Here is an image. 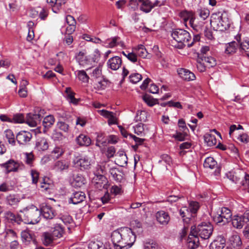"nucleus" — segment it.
<instances>
[{"mask_svg": "<svg viewBox=\"0 0 249 249\" xmlns=\"http://www.w3.org/2000/svg\"><path fill=\"white\" fill-rule=\"evenodd\" d=\"M136 236L130 229L114 231L111 234V240L115 249L130 248L135 241Z\"/></svg>", "mask_w": 249, "mask_h": 249, "instance_id": "1", "label": "nucleus"}, {"mask_svg": "<svg viewBox=\"0 0 249 249\" xmlns=\"http://www.w3.org/2000/svg\"><path fill=\"white\" fill-rule=\"evenodd\" d=\"M171 36L175 41L178 43L177 47L179 49H182L186 45L188 47L193 46L195 43H196V40H198L199 37L195 36L193 41L189 43V42L191 39V36L189 32L187 31L181 29H177L173 30L171 33Z\"/></svg>", "mask_w": 249, "mask_h": 249, "instance_id": "2", "label": "nucleus"}, {"mask_svg": "<svg viewBox=\"0 0 249 249\" xmlns=\"http://www.w3.org/2000/svg\"><path fill=\"white\" fill-rule=\"evenodd\" d=\"M210 23L214 30L224 31L230 27V22L225 12H218L212 14Z\"/></svg>", "mask_w": 249, "mask_h": 249, "instance_id": "3", "label": "nucleus"}, {"mask_svg": "<svg viewBox=\"0 0 249 249\" xmlns=\"http://www.w3.org/2000/svg\"><path fill=\"white\" fill-rule=\"evenodd\" d=\"M20 213H22V215L20 216L23 218L25 222L28 224H35L37 223L40 220L41 212L35 206L26 207L20 210Z\"/></svg>", "mask_w": 249, "mask_h": 249, "instance_id": "4", "label": "nucleus"}, {"mask_svg": "<svg viewBox=\"0 0 249 249\" xmlns=\"http://www.w3.org/2000/svg\"><path fill=\"white\" fill-rule=\"evenodd\" d=\"M213 231V227L209 222H202L197 227L191 228V232L196 234L202 239H207L210 238Z\"/></svg>", "mask_w": 249, "mask_h": 249, "instance_id": "5", "label": "nucleus"}, {"mask_svg": "<svg viewBox=\"0 0 249 249\" xmlns=\"http://www.w3.org/2000/svg\"><path fill=\"white\" fill-rule=\"evenodd\" d=\"M231 216L232 213L229 208L222 207L213 218L216 223H222V225H225L231 220Z\"/></svg>", "mask_w": 249, "mask_h": 249, "instance_id": "6", "label": "nucleus"}, {"mask_svg": "<svg viewBox=\"0 0 249 249\" xmlns=\"http://www.w3.org/2000/svg\"><path fill=\"white\" fill-rule=\"evenodd\" d=\"M110 177L116 182L120 183H124L126 181L125 175L122 169L117 167H112L109 169Z\"/></svg>", "mask_w": 249, "mask_h": 249, "instance_id": "7", "label": "nucleus"}, {"mask_svg": "<svg viewBox=\"0 0 249 249\" xmlns=\"http://www.w3.org/2000/svg\"><path fill=\"white\" fill-rule=\"evenodd\" d=\"M72 162L76 167L80 168L81 170L89 169L90 165V161L86 157H76Z\"/></svg>", "mask_w": 249, "mask_h": 249, "instance_id": "8", "label": "nucleus"}, {"mask_svg": "<svg viewBox=\"0 0 249 249\" xmlns=\"http://www.w3.org/2000/svg\"><path fill=\"white\" fill-rule=\"evenodd\" d=\"M140 4V10L145 13H149L155 7L160 6V1L157 0L154 3L149 0H137Z\"/></svg>", "mask_w": 249, "mask_h": 249, "instance_id": "9", "label": "nucleus"}, {"mask_svg": "<svg viewBox=\"0 0 249 249\" xmlns=\"http://www.w3.org/2000/svg\"><path fill=\"white\" fill-rule=\"evenodd\" d=\"M41 110L38 113H29L27 114L25 122L29 125L32 127L36 126L40 123L41 120L43 117L40 113Z\"/></svg>", "mask_w": 249, "mask_h": 249, "instance_id": "10", "label": "nucleus"}, {"mask_svg": "<svg viewBox=\"0 0 249 249\" xmlns=\"http://www.w3.org/2000/svg\"><path fill=\"white\" fill-rule=\"evenodd\" d=\"M76 59L79 64L83 67H88L93 64L89 55H86L82 52H80L76 55Z\"/></svg>", "mask_w": 249, "mask_h": 249, "instance_id": "11", "label": "nucleus"}, {"mask_svg": "<svg viewBox=\"0 0 249 249\" xmlns=\"http://www.w3.org/2000/svg\"><path fill=\"white\" fill-rule=\"evenodd\" d=\"M70 166V161L67 160H60L55 162L53 169L56 172L62 173L67 171Z\"/></svg>", "mask_w": 249, "mask_h": 249, "instance_id": "12", "label": "nucleus"}, {"mask_svg": "<svg viewBox=\"0 0 249 249\" xmlns=\"http://www.w3.org/2000/svg\"><path fill=\"white\" fill-rule=\"evenodd\" d=\"M181 18L185 24L189 21V25L195 30H196V26L194 24L195 18L192 12L183 11L180 13Z\"/></svg>", "mask_w": 249, "mask_h": 249, "instance_id": "13", "label": "nucleus"}, {"mask_svg": "<svg viewBox=\"0 0 249 249\" xmlns=\"http://www.w3.org/2000/svg\"><path fill=\"white\" fill-rule=\"evenodd\" d=\"M32 137L31 133L23 131L17 135L16 139L19 144L24 145L30 141Z\"/></svg>", "mask_w": 249, "mask_h": 249, "instance_id": "14", "label": "nucleus"}, {"mask_svg": "<svg viewBox=\"0 0 249 249\" xmlns=\"http://www.w3.org/2000/svg\"><path fill=\"white\" fill-rule=\"evenodd\" d=\"M106 180V178L104 175L96 174L93 178L92 183L96 188L101 190L104 188Z\"/></svg>", "mask_w": 249, "mask_h": 249, "instance_id": "15", "label": "nucleus"}, {"mask_svg": "<svg viewBox=\"0 0 249 249\" xmlns=\"http://www.w3.org/2000/svg\"><path fill=\"white\" fill-rule=\"evenodd\" d=\"M115 162L116 164L121 167H124L127 165V157L123 150H119L116 155Z\"/></svg>", "mask_w": 249, "mask_h": 249, "instance_id": "16", "label": "nucleus"}, {"mask_svg": "<svg viewBox=\"0 0 249 249\" xmlns=\"http://www.w3.org/2000/svg\"><path fill=\"white\" fill-rule=\"evenodd\" d=\"M40 211L46 219H53L55 215L54 210L50 206L47 204H42Z\"/></svg>", "mask_w": 249, "mask_h": 249, "instance_id": "17", "label": "nucleus"}, {"mask_svg": "<svg viewBox=\"0 0 249 249\" xmlns=\"http://www.w3.org/2000/svg\"><path fill=\"white\" fill-rule=\"evenodd\" d=\"M122 64V59L119 56L113 57L110 58L107 62L108 67L113 71L119 69Z\"/></svg>", "mask_w": 249, "mask_h": 249, "instance_id": "18", "label": "nucleus"}, {"mask_svg": "<svg viewBox=\"0 0 249 249\" xmlns=\"http://www.w3.org/2000/svg\"><path fill=\"white\" fill-rule=\"evenodd\" d=\"M179 76L186 81L194 80L196 79L195 75L188 70L181 68L178 70Z\"/></svg>", "mask_w": 249, "mask_h": 249, "instance_id": "19", "label": "nucleus"}, {"mask_svg": "<svg viewBox=\"0 0 249 249\" xmlns=\"http://www.w3.org/2000/svg\"><path fill=\"white\" fill-rule=\"evenodd\" d=\"M86 198L85 194L84 192L78 191L73 193L72 196L69 199L70 203L77 204L83 201Z\"/></svg>", "mask_w": 249, "mask_h": 249, "instance_id": "20", "label": "nucleus"}, {"mask_svg": "<svg viewBox=\"0 0 249 249\" xmlns=\"http://www.w3.org/2000/svg\"><path fill=\"white\" fill-rule=\"evenodd\" d=\"M232 226L236 229H241L248 223V220H246L243 215H234L231 219Z\"/></svg>", "mask_w": 249, "mask_h": 249, "instance_id": "21", "label": "nucleus"}, {"mask_svg": "<svg viewBox=\"0 0 249 249\" xmlns=\"http://www.w3.org/2000/svg\"><path fill=\"white\" fill-rule=\"evenodd\" d=\"M226 245V240L222 236H218L211 244L210 249H223Z\"/></svg>", "mask_w": 249, "mask_h": 249, "instance_id": "22", "label": "nucleus"}, {"mask_svg": "<svg viewBox=\"0 0 249 249\" xmlns=\"http://www.w3.org/2000/svg\"><path fill=\"white\" fill-rule=\"evenodd\" d=\"M1 166L6 169L7 173H9L17 171L19 167V164L13 160H10L5 163L1 164Z\"/></svg>", "mask_w": 249, "mask_h": 249, "instance_id": "23", "label": "nucleus"}, {"mask_svg": "<svg viewBox=\"0 0 249 249\" xmlns=\"http://www.w3.org/2000/svg\"><path fill=\"white\" fill-rule=\"evenodd\" d=\"M21 236L23 242L26 244L29 243L31 241L36 243L34 235L32 231L26 229L21 232Z\"/></svg>", "mask_w": 249, "mask_h": 249, "instance_id": "24", "label": "nucleus"}, {"mask_svg": "<svg viewBox=\"0 0 249 249\" xmlns=\"http://www.w3.org/2000/svg\"><path fill=\"white\" fill-rule=\"evenodd\" d=\"M242 245L240 236L238 235H233L229 239V246L231 249H239Z\"/></svg>", "mask_w": 249, "mask_h": 249, "instance_id": "25", "label": "nucleus"}, {"mask_svg": "<svg viewBox=\"0 0 249 249\" xmlns=\"http://www.w3.org/2000/svg\"><path fill=\"white\" fill-rule=\"evenodd\" d=\"M156 218L159 223L163 225L167 224L170 220L168 213L163 211H159L156 213Z\"/></svg>", "mask_w": 249, "mask_h": 249, "instance_id": "26", "label": "nucleus"}, {"mask_svg": "<svg viewBox=\"0 0 249 249\" xmlns=\"http://www.w3.org/2000/svg\"><path fill=\"white\" fill-rule=\"evenodd\" d=\"M187 243L188 247L191 249H195L197 248L199 244L198 235L191 232L188 237Z\"/></svg>", "mask_w": 249, "mask_h": 249, "instance_id": "27", "label": "nucleus"}, {"mask_svg": "<svg viewBox=\"0 0 249 249\" xmlns=\"http://www.w3.org/2000/svg\"><path fill=\"white\" fill-rule=\"evenodd\" d=\"M54 240V237L50 232H44L41 235L42 244L45 246H51Z\"/></svg>", "mask_w": 249, "mask_h": 249, "instance_id": "28", "label": "nucleus"}, {"mask_svg": "<svg viewBox=\"0 0 249 249\" xmlns=\"http://www.w3.org/2000/svg\"><path fill=\"white\" fill-rule=\"evenodd\" d=\"M120 37L118 36H115L110 39H107L105 43L106 45L107 48H113L117 45H120L121 47H123L124 43L123 42L119 41Z\"/></svg>", "mask_w": 249, "mask_h": 249, "instance_id": "29", "label": "nucleus"}, {"mask_svg": "<svg viewBox=\"0 0 249 249\" xmlns=\"http://www.w3.org/2000/svg\"><path fill=\"white\" fill-rule=\"evenodd\" d=\"M77 143L80 146H89L91 143V140L88 136L81 134L76 139Z\"/></svg>", "mask_w": 249, "mask_h": 249, "instance_id": "30", "label": "nucleus"}, {"mask_svg": "<svg viewBox=\"0 0 249 249\" xmlns=\"http://www.w3.org/2000/svg\"><path fill=\"white\" fill-rule=\"evenodd\" d=\"M227 178L232 182L236 183L243 177V172L239 171L238 172L230 171L227 174Z\"/></svg>", "mask_w": 249, "mask_h": 249, "instance_id": "31", "label": "nucleus"}, {"mask_svg": "<svg viewBox=\"0 0 249 249\" xmlns=\"http://www.w3.org/2000/svg\"><path fill=\"white\" fill-rule=\"evenodd\" d=\"M49 144L46 139L41 138L38 139L36 144V148L38 151H45L48 149Z\"/></svg>", "mask_w": 249, "mask_h": 249, "instance_id": "32", "label": "nucleus"}, {"mask_svg": "<svg viewBox=\"0 0 249 249\" xmlns=\"http://www.w3.org/2000/svg\"><path fill=\"white\" fill-rule=\"evenodd\" d=\"M133 51L136 52L137 55L141 57L149 58L151 56L143 45H138L136 48L133 49Z\"/></svg>", "mask_w": 249, "mask_h": 249, "instance_id": "33", "label": "nucleus"}, {"mask_svg": "<svg viewBox=\"0 0 249 249\" xmlns=\"http://www.w3.org/2000/svg\"><path fill=\"white\" fill-rule=\"evenodd\" d=\"M6 201L7 204L11 206H14L18 205L20 201V199L15 195H9L6 196Z\"/></svg>", "mask_w": 249, "mask_h": 249, "instance_id": "34", "label": "nucleus"}, {"mask_svg": "<svg viewBox=\"0 0 249 249\" xmlns=\"http://www.w3.org/2000/svg\"><path fill=\"white\" fill-rule=\"evenodd\" d=\"M65 92L67 94V99L71 103L74 105L78 104L79 100L74 97L75 93L72 91L71 88H67Z\"/></svg>", "mask_w": 249, "mask_h": 249, "instance_id": "35", "label": "nucleus"}, {"mask_svg": "<svg viewBox=\"0 0 249 249\" xmlns=\"http://www.w3.org/2000/svg\"><path fill=\"white\" fill-rule=\"evenodd\" d=\"M204 141L209 146H214L216 144L217 140L215 137L210 134H206L204 136Z\"/></svg>", "mask_w": 249, "mask_h": 249, "instance_id": "36", "label": "nucleus"}, {"mask_svg": "<svg viewBox=\"0 0 249 249\" xmlns=\"http://www.w3.org/2000/svg\"><path fill=\"white\" fill-rule=\"evenodd\" d=\"M4 217L12 223L18 222L20 220V217L21 218L20 216L16 215L11 211L6 212L4 213Z\"/></svg>", "mask_w": 249, "mask_h": 249, "instance_id": "37", "label": "nucleus"}, {"mask_svg": "<svg viewBox=\"0 0 249 249\" xmlns=\"http://www.w3.org/2000/svg\"><path fill=\"white\" fill-rule=\"evenodd\" d=\"M64 233V229L60 224H56L52 232L54 237L60 238Z\"/></svg>", "mask_w": 249, "mask_h": 249, "instance_id": "38", "label": "nucleus"}, {"mask_svg": "<svg viewBox=\"0 0 249 249\" xmlns=\"http://www.w3.org/2000/svg\"><path fill=\"white\" fill-rule=\"evenodd\" d=\"M216 161L213 157L207 158L204 162V167L206 168L213 169L216 165Z\"/></svg>", "mask_w": 249, "mask_h": 249, "instance_id": "39", "label": "nucleus"}, {"mask_svg": "<svg viewBox=\"0 0 249 249\" xmlns=\"http://www.w3.org/2000/svg\"><path fill=\"white\" fill-rule=\"evenodd\" d=\"M77 75L78 79L85 83H88L89 81V76L87 74L84 70H79L77 71Z\"/></svg>", "mask_w": 249, "mask_h": 249, "instance_id": "40", "label": "nucleus"}, {"mask_svg": "<svg viewBox=\"0 0 249 249\" xmlns=\"http://www.w3.org/2000/svg\"><path fill=\"white\" fill-rule=\"evenodd\" d=\"M54 118L53 115H48L44 118L43 125L46 128H50L54 123Z\"/></svg>", "mask_w": 249, "mask_h": 249, "instance_id": "41", "label": "nucleus"}, {"mask_svg": "<svg viewBox=\"0 0 249 249\" xmlns=\"http://www.w3.org/2000/svg\"><path fill=\"white\" fill-rule=\"evenodd\" d=\"M238 47V45L235 41H232L228 44L225 53L228 54L234 53L236 52Z\"/></svg>", "mask_w": 249, "mask_h": 249, "instance_id": "42", "label": "nucleus"}, {"mask_svg": "<svg viewBox=\"0 0 249 249\" xmlns=\"http://www.w3.org/2000/svg\"><path fill=\"white\" fill-rule=\"evenodd\" d=\"M201 60L206 63L205 65L208 68L213 67L216 65V60L213 57L203 56Z\"/></svg>", "mask_w": 249, "mask_h": 249, "instance_id": "43", "label": "nucleus"}, {"mask_svg": "<svg viewBox=\"0 0 249 249\" xmlns=\"http://www.w3.org/2000/svg\"><path fill=\"white\" fill-rule=\"evenodd\" d=\"M74 185L80 187L86 183V179L81 175H77L74 179Z\"/></svg>", "mask_w": 249, "mask_h": 249, "instance_id": "44", "label": "nucleus"}, {"mask_svg": "<svg viewBox=\"0 0 249 249\" xmlns=\"http://www.w3.org/2000/svg\"><path fill=\"white\" fill-rule=\"evenodd\" d=\"M109 167V165L107 162H103L101 165H98L97 168V174H105L107 168Z\"/></svg>", "mask_w": 249, "mask_h": 249, "instance_id": "45", "label": "nucleus"}, {"mask_svg": "<svg viewBox=\"0 0 249 249\" xmlns=\"http://www.w3.org/2000/svg\"><path fill=\"white\" fill-rule=\"evenodd\" d=\"M143 101L150 107H152L155 105L157 102V100L154 99L151 96L145 94L142 96Z\"/></svg>", "mask_w": 249, "mask_h": 249, "instance_id": "46", "label": "nucleus"}, {"mask_svg": "<svg viewBox=\"0 0 249 249\" xmlns=\"http://www.w3.org/2000/svg\"><path fill=\"white\" fill-rule=\"evenodd\" d=\"M5 137L8 140L9 143L14 144L15 143V137L13 132L11 130L7 129L4 132Z\"/></svg>", "mask_w": 249, "mask_h": 249, "instance_id": "47", "label": "nucleus"}, {"mask_svg": "<svg viewBox=\"0 0 249 249\" xmlns=\"http://www.w3.org/2000/svg\"><path fill=\"white\" fill-rule=\"evenodd\" d=\"M109 81L105 78L100 81H98L96 84L97 88L99 89H104L106 87L109 86Z\"/></svg>", "mask_w": 249, "mask_h": 249, "instance_id": "48", "label": "nucleus"}, {"mask_svg": "<svg viewBox=\"0 0 249 249\" xmlns=\"http://www.w3.org/2000/svg\"><path fill=\"white\" fill-rule=\"evenodd\" d=\"M129 78L130 82L136 84L142 80V76L138 73H134L131 74Z\"/></svg>", "mask_w": 249, "mask_h": 249, "instance_id": "49", "label": "nucleus"}, {"mask_svg": "<svg viewBox=\"0 0 249 249\" xmlns=\"http://www.w3.org/2000/svg\"><path fill=\"white\" fill-rule=\"evenodd\" d=\"M34 160V156L32 153H25V162L27 165L30 167L33 166Z\"/></svg>", "mask_w": 249, "mask_h": 249, "instance_id": "50", "label": "nucleus"}, {"mask_svg": "<svg viewBox=\"0 0 249 249\" xmlns=\"http://www.w3.org/2000/svg\"><path fill=\"white\" fill-rule=\"evenodd\" d=\"M129 137L132 138L136 142V144L133 146L134 149H136V148L138 147L139 145H142L145 141L144 139L138 138L132 134H130Z\"/></svg>", "mask_w": 249, "mask_h": 249, "instance_id": "51", "label": "nucleus"}, {"mask_svg": "<svg viewBox=\"0 0 249 249\" xmlns=\"http://www.w3.org/2000/svg\"><path fill=\"white\" fill-rule=\"evenodd\" d=\"M57 126L59 129L65 133H68L70 130V126L65 122L60 121L57 124Z\"/></svg>", "mask_w": 249, "mask_h": 249, "instance_id": "52", "label": "nucleus"}, {"mask_svg": "<svg viewBox=\"0 0 249 249\" xmlns=\"http://www.w3.org/2000/svg\"><path fill=\"white\" fill-rule=\"evenodd\" d=\"M13 122L15 123H23L25 122V119L22 114L18 113L14 115L12 119Z\"/></svg>", "mask_w": 249, "mask_h": 249, "instance_id": "53", "label": "nucleus"}, {"mask_svg": "<svg viewBox=\"0 0 249 249\" xmlns=\"http://www.w3.org/2000/svg\"><path fill=\"white\" fill-rule=\"evenodd\" d=\"M144 249H158L159 246L158 244L154 241H149L146 242L144 244Z\"/></svg>", "mask_w": 249, "mask_h": 249, "instance_id": "54", "label": "nucleus"}, {"mask_svg": "<svg viewBox=\"0 0 249 249\" xmlns=\"http://www.w3.org/2000/svg\"><path fill=\"white\" fill-rule=\"evenodd\" d=\"M122 53L131 62L135 63L138 61L137 55L136 53H128L126 54L125 52H123Z\"/></svg>", "mask_w": 249, "mask_h": 249, "instance_id": "55", "label": "nucleus"}, {"mask_svg": "<svg viewBox=\"0 0 249 249\" xmlns=\"http://www.w3.org/2000/svg\"><path fill=\"white\" fill-rule=\"evenodd\" d=\"M91 77L95 79L100 78L102 76V70L100 67H96L94 70H93L92 73L90 74Z\"/></svg>", "mask_w": 249, "mask_h": 249, "instance_id": "56", "label": "nucleus"}, {"mask_svg": "<svg viewBox=\"0 0 249 249\" xmlns=\"http://www.w3.org/2000/svg\"><path fill=\"white\" fill-rule=\"evenodd\" d=\"M31 175L32 177V183L36 184L39 178V172L36 170L32 169L31 170Z\"/></svg>", "mask_w": 249, "mask_h": 249, "instance_id": "57", "label": "nucleus"}, {"mask_svg": "<svg viewBox=\"0 0 249 249\" xmlns=\"http://www.w3.org/2000/svg\"><path fill=\"white\" fill-rule=\"evenodd\" d=\"M93 63L97 62L100 58V53L98 49H95L93 53L89 55Z\"/></svg>", "mask_w": 249, "mask_h": 249, "instance_id": "58", "label": "nucleus"}, {"mask_svg": "<svg viewBox=\"0 0 249 249\" xmlns=\"http://www.w3.org/2000/svg\"><path fill=\"white\" fill-rule=\"evenodd\" d=\"M66 2V0H56V2L54 6L52 8L53 12L57 13L59 10L62 4H64Z\"/></svg>", "mask_w": 249, "mask_h": 249, "instance_id": "59", "label": "nucleus"}, {"mask_svg": "<svg viewBox=\"0 0 249 249\" xmlns=\"http://www.w3.org/2000/svg\"><path fill=\"white\" fill-rule=\"evenodd\" d=\"M199 17L203 20L206 19L210 15V11L207 9H200L198 11Z\"/></svg>", "mask_w": 249, "mask_h": 249, "instance_id": "60", "label": "nucleus"}, {"mask_svg": "<svg viewBox=\"0 0 249 249\" xmlns=\"http://www.w3.org/2000/svg\"><path fill=\"white\" fill-rule=\"evenodd\" d=\"M60 218L63 223L66 225L71 224L73 222L71 216L69 214L62 215Z\"/></svg>", "mask_w": 249, "mask_h": 249, "instance_id": "61", "label": "nucleus"}, {"mask_svg": "<svg viewBox=\"0 0 249 249\" xmlns=\"http://www.w3.org/2000/svg\"><path fill=\"white\" fill-rule=\"evenodd\" d=\"M237 139L240 142L247 143L249 142V136L246 133L240 134L237 137Z\"/></svg>", "mask_w": 249, "mask_h": 249, "instance_id": "62", "label": "nucleus"}, {"mask_svg": "<svg viewBox=\"0 0 249 249\" xmlns=\"http://www.w3.org/2000/svg\"><path fill=\"white\" fill-rule=\"evenodd\" d=\"M64 153L63 149L60 147H56L52 152V154H54V156L56 158H58L61 156Z\"/></svg>", "mask_w": 249, "mask_h": 249, "instance_id": "63", "label": "nucleus"}, {"mask_svg": "<svg viewBox=\"0 0 249 249\" xmlns=\"http://www.w3.org/2000/svg\"><path fill=\"white\" fill-rule=\"evenodd\" d=\"M239 48L241 51H248L249 50V41L246 40L241 42Z\"/></svg>", "mask_w": 249, "mask_h": 249, "instance_id": "64", "label": "nucleus"}]
</instances>
